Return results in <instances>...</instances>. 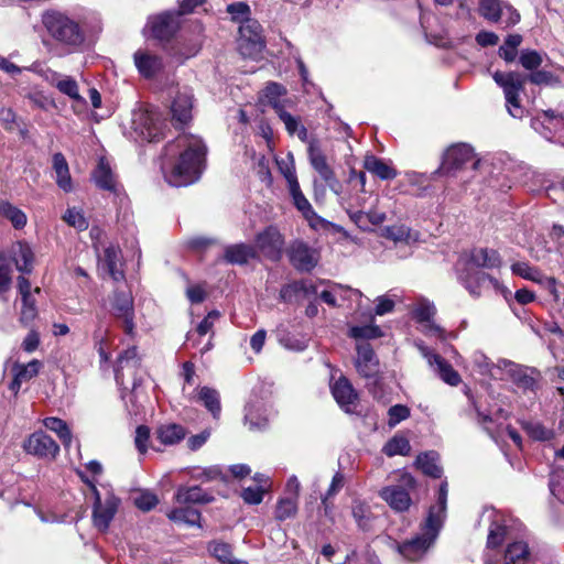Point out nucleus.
Here are the masks:
<instances>
[{"label":"nucleus","instance_id":"nucleus-17","mask_svg":"<svg viewBox=\"0 0 564 564\" xmlns=\"http://www.w3.org/2000/svg\"><path fill=\"white\" fill-rule=\"evenodd\" d=\"M288 256L291 264L302 272L312 271L318 262L315 250L302 241H294L288 250Z\"/></svg>","mask_w":564,"mask_h":564},{"label":"nucleus","instance_id":"nucleus-18","mask_svg":"<svg viewBox=\"0 0 564 564\" xmlns=\"http://www.w3.org/2000/svg\"><path fill=\"white\" fill-rule=\"evenodd\" d=\"M24 448L28 454L42 458H55L59 452L57 443L42 431L31 434Z\"/></svg>","mask_w":564,"mask_h":564},{"label":"nucleus","instance_id":"nucleus-33","mask_svg":"<svg viewBox=\"0 0 564 564\" xmlns=\"http://www.w3.org/2000/svg\"><path fill=\"white\" fill-rule=\"evenodd\" d=\"M364 169L382 181L393 180L398 172L382 159L367 154L364 159Z\"/></svg>","mask_w":564,"mask_h":564},{"label":"nucleus","instance_id":"nucleus-26","mask_svg":"<svg viewBox=\"0 0 564 564\" xmlns=\"http://www.w3.org/2000/svg\"><path fill=\"white\" fill-rule=\"evenodd\" d=\"M425 358L434 372L449 386H457L460 382L459 373L442 356L433 352H425Z\"/></svg>","mask_w":564,"mask_h":564},{"label":"nucleus","instance_id":"nucleus-47","mask_svg":"<svg viewBox=\"0 0 564 564\" xmlns=\"http://www.w3.org/2000/svg\"><path fill=\"white\" fill-rule=\"evenodd\" d=\"M198 399L215 419L219 416L221 411L220 399L219 393L215 389L209 387L200 388Z\"/></svg>","mask_w":564,"mask_h":564},{"label":"nucleus","instance_id":"nucleus-60","mask_svg":"<svg viewBox=\"0 0 564 564\" xmlns=\"http://www.w3.org/2000/svg\"><path fill=\"white\" fill-rule=\"evenodd\" d=\"M12 269L4 253H0V296L9 291L12 278Z\"/></svg>","mask_w":564,"mask_h":564},{"label":"nucleus","instance_id":"nucleus-2","mask_svg":"<svg viewBox=\"0 0 564 564\" xmlns=\"http://www.w3.org/2000/svg\"><path fill=\"white\" fill-rule=\"evenodd\" d=\"M502 264L500 253L491 248H473L457 262L458 279L473 296H479L481 289L490 285L500 288V282L480 269H499Z\"/></svg>","mask_w":564,"mask_h":564},{"label":"nucleus","instance_id":"nucleus-62","mask_svg":"<svg viewBox=\"0 0 564 564\" xmlns=\"http://www.w3.org/2000/svg\"><path fill=\"white\" fill-rule=\"evenodd\" d=\"M388 415V424L393 427L410 416V409L403 404H395L389 409Z\"/></svg>","mask_w":564,"mask_h":564},{"label":"nucleus","instance_id":"nucleus-13","mask_svg":"<svg viewBox=\"0 0 564 564\" xmlns=\"http://www.w3.org/2000/svg\"><path fill=\"white\" fill-rule=\"evenodd\" d=\"M112 316L122 323L126 335L134 336V307L133 297L130 292L116 291L111 299Z\"/></svg>","mask_w":564,"mask_h":564},{"label":"nucleus","instance_id":"nucleus-23","mask_svg":"<svg viewBox=\"0 0 564 564\" xmlns=\"http://www.w3.org/2000/svg\"><path fill=\"white\" fill-rule=\"evenodd\" d=\"M133 61L139 74L148 79L155 77L164 68L162 57L148 51H137Z\"/></svg>","mask_w":564,"mask_h":564},{"label":"nucleus","instance_id":"nucleus-50","mask_svg":"<svg viewBox=\"0 0 564 564\" xmlns=\"http://www.w3.org/2000/svg\"><path fill=\"white\" fill-rule=\"evenodd\" d=\"M522 43V36L520 34H509L503 45H501L498 50V54L501 58H503L507 63H512L517 57V50Z\"/></svg>","mask_w":564,"mask_h":564},{"label":"nucleus","instance_id":"nucleus-41","mask_svg":"<svg viewBox=\"0 0 564 564\" xmlns=\"http://www.w3.org/2000/svg\"><path fill=\"white\" fill-rule=\"evenodd\" d=\"M280 120L284 123L286 131L291 135H297L301 141L307 140V129L301 124L299 118L292 116L283 108H279L276 111Z\"/></svg>","mask_w":564,"mask_h":564},{"label":"nucleus","instance_id":"nucleus-3","mask_svg":"<svg viewBox=\"0 0 564 564\" xmlns=\"http://www.w3.org/2000/svg\"><path fill=\"white\" fill-rule=\"evenodd\" d=\"M447 495V481H442L438 489L437 501L429 509L426 520L422 528V534L398 545L399 553L406 560H420L434 543L446 514Z\"/></svg>","mask_w":564,"mask_h":564},{"label":"nucleus","instance_id":"nucleus-39","mask_svg":"<svg viewBox=\"0 0 564 564\" xmlns=\"http://www.w3.org/2000/svg\"><path fill=\"white\" fill-rule=\"evenodd\" d=\"M347 297L349 300H361L362 293L357 289L344 288L341 285H335L332 290H324L319 297L323 302L329 306H337L336 296Z\"/></svg>","mask_w":564,"mask_h":564},{"label":"nucleus","instance_id":"nucleus-19","mask_svg":"<svg viewBox=\"0 0 564 564\" xmlns=\"http://www.w3.org/2000/svg\"><path fill=\"white\" fill-rule=\"evenodd\" d=\"M193 90L188 87L178 89L171 105L172 119L180 124H186L193 118Z\"/></svg>","mask_w":564,"mask_h":564},{"label":"nucleus","instance_id":"nucleus-56","mask_svg":"<svg viewBox=\"0 0 564 564\" xmlns=\"http://www.w3.org/2000/svg\"><path fill=\"white\" fill-rule=\"evenodd\" d=\"M41 362L36 359L31 360L26 365H18L13 368V372L15 376L19 377L23 382L30 381L32 378L36 377L40 368Z\"/></svg>","mask_w":564,"mask_h":564},{"label":"nucleus","instance_id":"nucleus-21","mask_svg":"<svg viewBox=\"0 0 564 564\" xmlns=\"http://www.w3.org/2000/svg\"><path fill=\"white\" fill-rule=\"evenodd\" d=\"M149 25L152 35L158 40H170L180 28L178 14L174 12H163L153 17Z\"/></svg>","mask_w":564,"mask_h":564},{"label":"nucleus","instance_id":"nucleus-34","mask_svg":"<svg viewBox=\"0 0 564 564\" xmlns=\"http://www.w3.org/2000/svg\"><path fill=\"white\" fill-rule=\"evenodd\" d=\"M96 185L105 191L117 192L116 176L107 160L100 159L93 173Z\"/></svg>","mask_w":564,"mask_h":564},{"label":"nucleus","instance_id":"nucleus-48","mask_svg":"<svg viewBox=\"0 0 564 564\" xmlns=\"http://www.w3.org/2000/svg\"><path fill=\"white\" fill-rule=\"evenodd\" d=\"M522 429L534 441H550L554 437V432L551 429L545 427L542 423L536 421H524L522 422Z\"/></svg>","mask_w":564,"mask_h":564},{"label":"nucleus","instance_id":"nucleus-4","mask_svg":"<svg viewBox=\"0 0 564 564\" xmlns=\"http://www.w3.org/2000/svg\"><path fill=\"white\" fill-rule=\"evenodd\" d=\"M41 22L50 35L67 54L83 51L86 34L78 21L66 12L50 9L42 13Z\"/></svg>","mask_w":564,"mask_h":564},{"label":"nucleus","instance_id":"nucleus-43","mask_svg":"<svg viewBox=\"0 0 564 564\" xmlns=\"http://www.w3.org/2000/svg\"><path fill=\"white\" fill-rule=\"evenodd\" d=\"M44 426L56 433L58 438L62 441L65 447H69L72 444L73 435L65 421L58 417H46L43 421Z\"/></svg>","mask_w":564,"mask_h":564},{"label":"nucleus","instance_id":"nucleus-8","mask_svg":"<svg viewBox=\"0 0 564 564\" xmlns=\"http://www.w3.org/2000/svg\"><path fill=\"white\" fill-rule=\"evenodd\" d=\"M120 499L113 494L111 489H105L102 494L99 490H95L94 503H93V524L100 532H107L111 521L113 520Z\"/></svg>","mask_w":564,"mask_h":564},{"label":"nucleus","instance_id":"nucleus-46","mask_svg":"<svg viewBox=\"0 0 564 564\" xmlns=\"http://www.w3.org/2000/svg\"><path fill=\"white\" fill-rule=\"evenodd\" d=\"M208 550L221 564H249L246 561L234 558L231 546L227 543L212 542Z\"/></svg>","mask_w":564,"mask_h":564},{"label":"nucleus","instance_id":"nucleus-7","mask_svg":"<svg viewBox=\"0 0 564 564\" xmlns=\"http://www.w3.org/2000/svg\"><path fill=\"white\" fill-rule=\"evenodd\" d=\"M395 482L383 487L379 491V496L397 512L406 511L412 499L410 491L415 488L416 481L414 477L406 471H399L394 475Z\"/></svg>","mask_w":564,"mask_h":564},{"label":"nucleus","instance_id":"nucleus-45","mask_svg":"<svg viewBox=\"0 0 564 564\" xmlns=\"http://www.w3.org/2000/svg\"><path fill=\"white\" fill-rule=\"evenodd\" d=\"M502 0H479V14L492 23L501 20V11L503 10Z\"/></svg>","mask_w":564,"mask_h":564},{"label":"nucleus","instance_id":"nucleus-53","mask_svg":"<svg viewBox=\"0 0 564 564\" xmlns=\"http://www.w3.org/2000/svg\"><path fill=\"white\" fill-rule=\"evenodd\" d=\"M56 88L59 93L68 96L73 100H83L82 96L79 95L78 84L72 76L62 75L58 83H56Z\"/></svg>","mask_w":564,"mask_h":564},{"label":"nucleus","instance_id":"nucleus-12","mask_svg":"<svg viewBox=\"0 0 564 564\" xmlns=\"http://www.w3.org/2000/svg\"><path fill=\"white\" fill-rule=\"evenodd\" d=\"M257 256L260 253L271 261H279L284 249V237L275 226H268L254 238Z\"/></svg>","mask_w":564,"mask_h":564},{"label":"nucleus","instance_id":"nucleus-35","mask_svg":"<svg viewBox=\"0 0 564 564\" xmlns=\"http://www.w3.org/2000/svg\"><path fill=\"white\" fill-rule=\"evenodd\" d=\"M53 170L56 174V184L61 189L68 193L73 189L68 163L63 153L57 152L52 158Z\"/></svg>","mask_w":564,"mask_h":564},{"label":"nucleus","instance_id":"nucleus-42","mask_svg":"<svg viewBox=\"0 0 564 564\" xmlns=\"http://www.w3.org/2000/svg\"><path fill=\"white\" fill-rule=\"evenodd\" d=\"M186 433L183 426L178 424L162 425L156 431V436L164 445H174L185 437Z\"/></svg>","mask_w":564,"mask_h":564},{"label":"nucleus","instance_id":"nucleus-25","mask_svg":"<svg viewBox=\"0 0 564 564\" xmlns=\"http://www.w3.org/2000/svg\"><path fill=\"white\" fill-rule=\"evenodd\" d=\"M245 421L251 430L264 427L268 422L267 403L257 397L250 399L245 406Z\"/></svg>","mask_w":564,"mask_h":564},{"label":"nucleus","instance_id":"nucleus-29","mask_svg":"<svg viewBox=\"0 0 564 564\" xmlns=\"http://www.w3.org/2000/svg\"><path fill=\"white\" fill-rule=\"evenodd\" d=\"M12 260L21 273H31L33 270L34 253L29 243L15 242L11 248Z\"/></svg>","mask_w":564,"mask_h":564},{"label":"nucleus","instance_id":"nucleus-20","mask_svg":"<svg viewBox=\"0 0 564 564\" xmlns=\"http://www.w3.org/2000/svg\"><path fill=\"white\" fill-rule=\"evenodd\" d=\"M332 394L339 408L346 413H354L358 401V393L350 381L345 377H339L330 386Z\"/></svg>","mask_w":564,"mask_h":564},{"label":"nucleus","instance_id":"nucleus-11","mask_svg":"<svg viewBox=\"0 0 564 564\" xmlns=\"http://www.w3.org/2000/svg\"><path fill=\"white\" fill-rule=\"evenodd\" d=\"M237 46L239 53L247 58L256 59L262 54L265 44L258 21H247L239 26Z\"/></svg>","mask_w":564,"mask_h":564},{"label":"nucleus","instance_id":"nucleus-44","mask_svg":"<svg viewBox=\"0 0 564 564\" xmlns=\"http://www.w3.org/2000/svg\"><path fill=\"white\" fill-rule=\"evenodd\" d=\"M278 340L283 347L294 351H302L307 347L305 336L292 334L285 328L278 329Z\"/></svg>","mask_w":564,"mask_h":564},{"label":"nucleus","instance_id":"nucleus-49","mask_svg":"<svg viewBox=\"0 0 564 564\" xmlns=\"http://www.w3.org/2000/svg\"><path fill=\"white\" fill-rule=\"evenodd\" d=\"M511 272L514 275H519L525 280L543 283V274L538 268L530 265L525 261H518L511 264Z\"/></svg>","mask_w":564,"mask_h":564},{"label":"nucleus","instance_id":"nucleus-38","mask_svg":"<svg viewBox=\"0 0 564 564\" xmlns=\"http://www.w3.org/2000/svg\"><path fill=\"white\" fill-rule=\"evenodd\" d=\"M0 216L8 219L15 229L24 228L28 223L25 213L6 199H0Z\"/></svg>","mask_w":564,"mask_h":564},{"label":"nucleus","instance_id":"nucleus-54","mask_svg":"<svg viewBox=\"0 0 564 564\" xmlns=\"http://www.w3.org/2000/svg\"><path fill=\"white\" fill-rule=\"evenodd\" d=\"M297 503L295 498L286 497L279 500L275 509V518L284 521L296 513Z\"/></svg>","mask_w":564,"mask_h":564},{"label":"nucleus","instance_id":"nucleus-64","mask_svg":"<svg viewBox=\"0 0 564 564\" xmlns=\"http://www.w3.org/2000/svg\"><path fill=\"white\" fill-rule=\"evenodd\" d=\"M264 488L262 486L247 487L241 492V498L248 505H259L263 500Z\"/></svg>","mask_w":564,"mask_h":564},{"label":"nucleus","instance_id":"nucleus-31","mask_svg":"<svg viewBox=\"0 0 564 564\" xmlns=\"http://www.w3.org/2000/svg\"><path fill=\"white\" fill-rule=\"evenodd\" d=\"M488 520H490V527L487 539L488 547H497L501 545L507 535V527L503 523L501 514H499L496 510H486Z\"/></svg>","mask_w":564,"mask_h":564},{"label":"nucleus","instance_id":"nucleus-55","mask_svg":"<svg viewBox=\"0 0 564 564\" xmlns=\"http://www.w3.org/2000/svg\"><path fill=\"white\" fill-rule=\"evenodd\" d=\"M383 236L394 242H408L411 239V230L404 225H392L383 229Z\"/></svg>","mask_w":564,"mask_h":564},{"label":"nucleus","instance_id":"nucleus-16","mask_svg":"<svg viewBox=\"0 0 564 564\" xmlns=\"http://www.w3.org/2000/svg\"><path fill=\"white\" fill-rule=\"evenodd\" d=\"M414 319L422 325V330L429 336L443 338L444 329L434 322L436 307L433 303L422 300L412 311Z\"/></svg>","mask_w":564,"mask_h":564},{"label":"nucleus","instance_id":"nucleus-27","mask_svg":"<svg viewBox=\"0 0 564 564\" xmlns=\"http://www.w3.org/2000/svg\"><path fill=\"white\" fill-rule=\"evenodd\" d=\"M178 505H206L214 500V497L199 486H180L174 495Z\"/></svg>","mask_w":564,"mask_h":564},{"label":"nucleus","instance_id":"nucleus-37","mask_svg":"<svg viewBox=\"0 0 564 564\" xmlns=\"http://www.w3.org/2000/svg\"><path fill=\"white\" fill-rule=\"evenodd\" d=\"M315 285L306 280L295 281L293 283L285 284L280 290V299L283 302L290 303L295 300L300 294L308 295L315 293Z\"/></svg>","mask_w":564,"mask_h":564},{"label":"nucleus","instance_id":"nucleus-57","mask_svg":"<svg viewBox=\"0 0 564 564\" xmlns=\"http://www.w3.org/2000/svg\"><path fill=\"white\" fill-rule=\"evenodd\" d=\"M519 62L523 68L533 72L542 65L543 58L535 50H522Z\"/></svg>","mask_w":564,"mask_h":564},{"label":"nucleus","instance_id":"nucleus-40","mask_svg":"<svg viewBox=\"0 0 564 564\" xmlns=\"http://www.w3.org/2000/svg\"><path fill=\"white\" fill-rule=\"evenodd\" d=\"M437 454L435 452L422 453L416 457L415 464L423 474L440 478L442 476V468L437 465Z\"/></svg>","mask_w":564,"mask_h":564},{"label":"nucleus","instance_id":"nucleus-5","mask_svg":"<svg viewBox=\"0 0 564 564\" xmlns=\"http://www.w3.org/2000/svg\"><path fill=\"white\" fill-rule=\"evenodd\" d=\"M494 80L503 89L508 112L513 118H522L524 110L520 105V94L524 89L525 77L516 72H496ZM527 79L534 85H556L558 79L547 70L535 69L528 75Z\"/></svg>","mask_w":564,"mask_h":564},{"label":"nucleus","instance_id":"nucleus-9","mask_svg":"<svg viewBox=\"0 0 564 564\" xmlns=\"http://www.w3.org/2000/svg\"><path fill=\"white\" fill-rule=\"evenodd\" d=\"M133 130L148 142H158L163 137L161 115L153 109L139 108L132 112Z\"/></svg>","mask_w":564,"mask_h":564},{"label":"nucleus","instance_id":"nucleus-36","mask_svg":"<svg viewBox=\"0 0 564 564\" xmlns=\"http://www.w3.org/2000/svg\"><path fill=\"white\" fill-rule=\"evenodd\" d=\"M101 261L102 265L107 268L108 273L115 281H121L124 278L121 269V251L118 247H107Z\"/></svg>","mask_w":564,"mask_h":564},{"label":"nucleus","instance_id":"nucleus-15","mask_svg":"<svg viewBox=\"0 0 564 564\" xmlns=\"http://www.w3.org/2000/svg\"><path fill=\"white\" fill-rule=\"evenodd\" d=\"M356 369L360 376L377 383L379 375V360L368 343L357 345Z\"/></svg>","mask_w":564,"mask_h":564},{"label":"nucleus","instance_id":"nucleus-24","mask_svg":"<svg viewBox=\"0 0 564 564\" xmlns=\"http://www.w3.org/2000/svg\"><path fill=\"white\" fill-rule=\"evenodd\" d=\"M289 192L292 197L294 206L303 215V217L308 221L311 227L318 228L319 226H324L325 224H328L325 219L319 217L314 212L311 203L302 193L300 184H297V185L293 184V186L289 188Z\"/></svg>","mask_w":564,"mask_h":564},{"label":"nucleus","instance_id":"nucleus-52","mask_svg":"<svg viewBox=\"0 0 564 564\" xmlns=\"http://www.w3.org/2000/svg\"><path fill=\"white\" fill-rule=\"evenodd\" d=\"M227 13L230 14L231 20L239 22L240 25L247 21H254L250 18L251 9L245 1L234 2L227 6Z\"/></svg>","mask_w":564,"mask_h":564},{"label":"nucleus","instance_id":"nucleus-63","mask_svg":"<svg viewBox=\"0 0 564 564\" xmlns=\"http://www.w3.org/2000/svg\"><path fill=\"white\" fill-rule=\"evenodd\" d=\"M284 94L285 88L282 85L273 82L269 83L264 89L265 97L276 111L279 108H282V106L279 105L278 100Z\"/></svg>","mask_w":564,"mask_h":564},{"label":"nucleus","instance_id":"nucleus-28","mask_svg":"<svg viewBox=\"0 0 564 564\" xmlns=\"http://www.w3.org/2000/svg\"><path fill=\"white\" fill-rule=\"evenodd\" d=\"M170 521L178 525L200 527V512L191 506H180L166 512Z\"/></svg>","mask_w":564,"mask_h":564},{"label":"nucleus","instance_id":"nucleus-14","mask_svg":"<svg viewBox=\"0 0 564 564\" xmlns=\"http://www.w3.org/2000/svg\"><path fill=\"white\" fill-rule=\"evenodd\" d=\"M308 159L312 167L318 173L321 178L334 193L338 194L339 183L315 140H312L308 144Z\"/></svg>","mask_w":564,"mask_h":564},{"label":"nucleus","instance_id":"nucleus-6","mask_svg":"<svg viewBox=\"0 0 564 564\" xmlns=\"http://www.w3.org/2000/svg\"><path fill=\"white\" fill-rule=\"evenodd\" d=\"M480 163L471 145L455 143L444 151L442 163L434 174L458 177L466 185L469 177H474V173L479 169Z\"/></svg>","mask_w":564,"mask_h":564},{"label":"nucleus","instance_id":"nucleus-59","mask_svg":"<svg viewBox=\"0 0 564 564\" xmlns=\"http://www.w3.org/2000/svg\"><path fill=\"white\" fill-rule=\"evenodd\" d=\"M63 219L77 230L82 231L88 228V221L83 212L76 207L68 208L64 214Z\"/></svg>","mask_w":564,"mask_h":564},{"label":"nucleus","instance_id":"nucleus-22","mask_svg":"<svg viewBox=\"0 0 564 564\" xmlns=\"http://www.w3.org/2000/svg\"><path fill=\"white\" fill-rule=\"evenodd\" d=\"M502 365L506 373L518 388L524 391H533L535 389L536 379L534 375L538 372L534 369L523 367L509 360H503Z\"/></svg>","mask_w":564,"mask_h":564},{"label":"nucleus","instance_id":"nucleus-58","mask_svg":"<svg viewBox=\"0 0 564 564\" xmlns=\"http://www.w3.org/2000/svg\"><path fill=\"white\" fill-rule=\"evenodd\" d=\"M350 336L355 339H372L382 336V330L377 325L354 326L350 328Z\"/></svg>","mask_w":564,"mask_h":564},{"label":"nucleus","instance_id":"nucleus-1","mask_svg":"<svg viewBox=\"0 0 564 564\" xmlns=\"http://www.w3.org/2000/svg\"><path fill=\"white\" fill-rule=\"evenodd\" d=\"M207 148L194 134L181 133L164 148L161 170L165 181L175 187L195 183L204 169Z\"/></svg>","mask_w":564,"mask_h":564},{"label":"nucleus","instance_id":"nucleus-32","mask_svg":"<svg viewBox=\"0 0 564 564\" xmlns=\"http://www.w3.org/2000/svg\"><path fill=\"white\" fill-rule=\"evenodd\" d=\"M531 558L530 547L524 541L509 543L503 556L505 564H529ZM486 564L492 563L487 562Z\"/></svg>","mask_w":564,"mask_h":564},{"label":"nucleus","instance_id":"nucleus-10","mask_svg":"<svg viewBox=\"0 0 564 564\" xmlns=\"http://www.w3.org/2000/svg\"><path fill=\"white\" fill-rule=\"evenodd\" d=\"M140 372V358L135 346H132L119 355L117 367L115 369V378L117 384L128 389L129 378L131 381V389L134 391L141 383Z\"/></svg>","mask_w":564,"mask_h":564},{"label":"nucleus","instance_id":"nucleus-61","mask_svg":"<svg viewBox=\"0 0 564 564\" xmlns=\"http://www.w3.org/2000/svg\"><path fill=\"white\" fill-rule=\"evenodd\" d=\"M159 503V499L156 495L150 491H142L138 497L134 499V505L138 509L148 512L156 507Z\"/></svg>","mask_w":564,"mask_h":564},{"label":"nucleus","instance_id":"nucleus-51","mask_svg":"<svg viewBox=\"0 0 564 564\" xmlns=\"http://www.w3.org/2000/svg\"><path fill=\"white\" fill-rule=\"evenodd\" d=\"M383 453L389 456L408 455L411 451V445L408 438L403 436H394L387 442L383 446Z\"/></svg>","mask_w":564,"mask_h":564},{"label":"nucleus","instance_id":"nucleus-30","mask_svg":"<svg viewBox=\"0 0 564 564\" xmlns=\"http://www.w3.org/2000/svg\"><path fill=\"white\" fill-rule=\"evenodd\" d=\"M257 258V250L248 243H235L225 248L224 259L230 264L242 265Z\"/></svg>","mask_w":564,"mask_h":564}]
</instances>
